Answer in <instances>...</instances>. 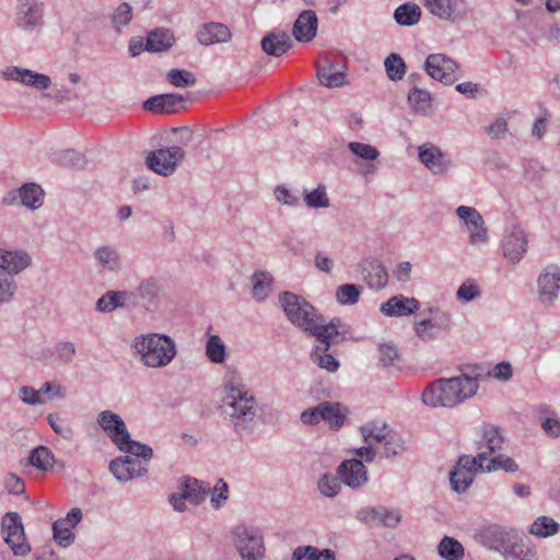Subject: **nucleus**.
<instances>
[{
    "instance_id": "1",
    "label": "nucleus",
    "mask_w": 560,
    "mask_h": 560,
    "mask_svg": "<svg viewBox=\"0 0 560 560\" xmlns=\"http://www.w3.org/2000/svg\"><path fill=\"white\" fill-rule=\"evenodd\" d=\"M225 396L222 401V415L240 433L254 427L258 402L236 373L224 385Z\"/></svg>"
},
{
    "instance_id": "2",
    "label": "nucleus",
    "mask_w": 560,
    "mask_h": 560,
    "mask_svg": "<svg viewBox=\"0 0 560 560\" xmlns=\"http://www.w3.org/2000/svg\"><path fill=\"white\" fill-rule=\"evenodd\" d=\"M479 388L475 377L462 374L439 378L430 383L422 393V401L430 407L452 408L474 397Z\"/></svg>"
},
{
    "instance_id": "3",
    "label": "nucleus",
    "mask_w": 560,
    "mask_h": 560,
    "mask_svg": "<svg viewBox=\"0 0 560 560\" xmlns=\"http://www.w3.org/2000/svg\"><path fill=\"white\" fill-rule=\"evenodd\" d=\"M135 353L140 355L143 365L152 369L167 366L177 354V347L170 336L150 332L140 335L132 342Z\"/></svg>"
},
{
    "instance_id": "4",
    "label": "nucleus",
    "mask_w": 560,
    "mask_h": 560,
    "mask_svg": "<svg viewBox=\"0 0 560 560\" xmlns=\"http://www.w3.org/2000/svg\"><path fill=\"white\" fill-rule=\"evenodd\" d=\"M279 303L287 319L295 327L308 334L314 324H316V320L319 319L317 310L305 298L293 292H282L279 295Z\"/></svg>"
},
{
    "instance_id": "5",
    "label": "nucleus",
    "mask_w": 560,
    "mask_h": 560,
    "mask_svg": "<svg viewBox=\"0 0 560 560\" xmlns=\"http://www.w3.org/2000/svg\"><path fill=\"white\" fill-rule=\"evenodd\" d=\"M424 313L427 317L415 320L413 330L416 336L423 341H431L439 338L442 334L448 332L454 322L452 315L438 307H429Z\"/></svg>"
},
{
    "instance_id": "6",
    "label": "nucleus",
    "mask_w": 560,
    "mask_h": 560,
    "mask_svg": "<svg viewBox=\"0 0 560 560\" xmlns=\"http://www.w3.org/2000/svg\"><path fill=\"white\" fill-rule=\"evenodd\" d=\"M234 546L242 560H264V537L258 528L237 525L233 529Z\"/></svg>"
},
{
    "instance_id": "7",
    "label": "nucleus",
    "mask_w": 560,
    "mask_h": 560,
    "mask_svg": "<svg viewBox=\"0 0 560 560\" xmlns=\"http://www.w3.org/2000/svg\"><path fill=\"white\" fill-rule=\"evenodd\" d=\"M185 159V151L178 145H172L151 151L145 158V165L161 176L174 174Z\"/></svg>"
},
{
    "instance_id": "8",
    "label": "nucleus",
    "mask_w": 560,
    "mask_h": 560,
    "mask_svg": "<svg viewBox=\"0 0 560 560\" xmlns=\"http://www.w3.org/2000/svg\"><path fill=\"white\" fill-rule=\"evenodd\" d=\"M424 9L441 21L453 24L467 18L468 5L466 0H421Z\"/></svg>"
},
{
    "instance_id": "9",
    "label": "nucleus",
    "mask_w": 560,
    "mask_h": 560,
    "mask_svg": "<svg viewBox=\"0 0 560 560\" xmlns=\"http://www.w3.org/2000/svg\"><path fill=\"white\" fill-rule=\"evenodd\" d=\"M516 536L517 534L513 529L491 524L482 527L476 538L485 548L503 553Z\"/></svg>"
},
{
    "instance_id": "10",
    "label": "nucleus",
    "mask_w": 560,
    "mask_h": 560,
    "mask_svg": "<svg viewBox=\"0 0 560 560\" xmlns=\"http://www.w3.org/2000/svg\"><path fill=\"white\" fill-rule=\"evenodd\" d=\"M456 215L464 222L469 232V244L472 246L489 242L488 229L482 215L477 209L468 206H459Z\"/></svg>"
},
{
    "instance_id": "11",
    "label": "nucleus",
    "mask_w": 560,
    "mask_h": 560,
    "mask_svg": "<svg viewBox=\"0 0 560 560\" xmlns=\"http://www.w3.org/2000/svg\"><path fill=\"white\" fill-rule=\"evenodd\" d=\"M457 69L456 61L444 54H431L424 62L425 72L444 84H452L457 79L455 75Z\"/></svg>"
},
{
    "instance_id": "12",
    "label": "nucleus",
    "mask_w": 560,
    "mask_h": 560,
    "mask_svg": "<svg viewBox=\"0 0 560 560\" xmlns=\"http://www.w3.org/2000/svg\"><path fill=\"white\" fill-rule=\"evenodd\" d=\"M23 523L18 512H7L1 520V533L14 556L24 557L31 552L30 544H13L12 537L23 536Z\"/></svg>"
},
{
    "instance_id": "13",
    "label": "nucleus",
    "mask_w": 560,
    "mask_h": 560,
    "mask_svg": "<svg viewBox=\"0 0 560 560\" xmlns=\"http://www.w3.org/2000/svg\"><path fill=\"white\" fill-rule=\"evenodd\" d=\"M527 236L518 225L505 230L502 238L503 256L512 264L522 260L527 252Z\"/></svg>"
},
{
    "instance_id": "14",
    "label": "nucleus",
    "mask_w": 560,
    "mask_h": 560,
    "mask_svg": "<svg viewBox=\"0 0 560 560\" xmlns=\"http://www.w3.org/2000/svg\"><path fill=\"white\" fill-rule=\"evenodd\" d=\"M560 268L557 265L547 266L539 275L538 299L542 304H552L560 290Z\"/></svg>"
},
{
    "instance_id": "15",
    "label": "nucleus",
    "mask_w": 560,
    "mask_h": 560,
    "mask_svg": "<svg viewBox=\"0 0 560 560\" xmlns=\"http://www.w3.org/2000/svg\"><path fill=\"white\" fill-rule=\"evenodd\" d=\"M337 474L341 481L352 489L364 486L368 480V469L363 462L358 458L346 459L337 468Z\"/></svg>"
},
{
    "instance_id": "16",
    "label": "nucleus",
    "mask_w": 560,
    "mask_h": 560,
    "mask_svg": "<svg viewBox=\"0 0 560 560\" xmlns=\"http://www.w3.org/2000/svg\"><path fill=\"white\" fill-rule=\"evenodd\" d=\"M32 256L24 249L0 247V269L16 276L32 266Z\"/></svg>"
},
{
    "instance_id": "17",
    "label": "nucleus",
    "mask_w": 560,
    "mask_h": 560,
    "mask_svg": "<svg viewBox=\"0 0 560 560\" xmlns=\"http://www.w3.org/2000/svg\"><path fill=\"white\" fill-rule=\"evenodd\" d=\"M357 518L370 526L395 527L400 522V514L384 506L365 508L357 512Z\"/></svg>"
},
{
    "instance_id": "18",
    "label": "nucleus",
    "mask_w": 560,
    "mask_h": 560,
    "mask_svg": "<svg viewBox=\"0 0 560 560\" xmlns=\"http://www.w3.org/2000/svg\"><path fill=\"white\" fill-rule=\"evenodd\" d=\"M504 435L501 428L483 423L480 427V438L476 440L475 446L478 453L486 454L487 460L495 452L502 450Z\"/></svg>"
},
{
    "instance_id": "19",
    "label": "nucleus",
    "mask_w": 560,
    "mask_h": 560,
    "mask_svg": "<svg viewBox=\"0 0 560 560\" xmlns=\"http://www.w3.org/2000/svg\"><path fill=\"white\" fill-rule=\"evenodd\" d=\"M418 156L421 163L434 175H443L451 167V160L440 148L433 144L419 147Z\"/></svg>"
},
{
    "instance_id": "20",
    "label": "nucleus",
    "mask_w": 560,
    "mask_h": 560,
    "mask_svg": "<svg viewBox=\"0 0 560 560\" xmlns=\"http://www.w3.org/2000/svg\"><path fill=\"white\" fill-rule=\"evenodd\" d=\"M317 78L320 85L328 89L340 88L348 84L346 66L335 65L327 58L317 66Z\"/></svg>"
},
{
    "instance_id": "21",
    "label": "nucleus",
    "mask_w": 560,
    "mask_h": 560,
    "mask_svg": "<svg viewBox=\"0 0 560 560\" xmlns=\"http://www.w3.org/2000/svg\"><path fill=\"white\" fill-rule=\"evenodd\" d=\"M108 468L118 481L124 482L142 477L148 472L147 468L141 467L138 459L130 456H121L110 460Z\"/></svg>"
},
{
    "instance_id": "22",
    "label": "nucleus",
    "mask_w": 560,
    "mask_h": 560,
    "mask_svg": "<svg viewBox=\"0 0 560 560\" xmlns=\"http://www.w3.org/2000/svg\"><path fill=\"white\" fill-rule=\"evenodd\" d=\"M98 425L107 433L115 445L128 439V430L122 418L110 410H104L97 416Z\"/></svg>"
},
{
    "instance_id": "23",
    "label": "nucleus",
    "mask_w": 560,
    "mask_h": 560,
    "mask_svg": "<svg viewBox=\"0 0 560 560\" xmlns=\"http://www.w3.org/2000/svg\"><path fill=\"white\" fill-rule=\"evenodd\" d=\"M43 19L42 4L37 0H18L16 22L23 30H33L40 25Z\"/></svg>"
},
{
    "instance_id": "24",
    "label": "nucleus",
    "mask_w": 560,
    "mask_h": 560,
    "mask_svg": "<svg viewBox=\"0 0 560 560\" xmlns=\"http://www.w3.org/2000/svg\"><path fill=\"white\" fill-rule=\"evenodd\" d=\"M420 308V302L416 298L395 295L381 304L380 311L389 317H404L415 314Z\"/></svg>"
},
{
    "instance_id": "25",
    "label": "nucleus",
    "mask_w": 560,
    "mask_h": 560,
    "mask_svg": "<svg viewBox=\"0 0 560 560\" xmlns=\"http://www.w3.org/2000/svg\"><path fill=\"white\" fill-rule=\"evenodd\" d=\"M3 77L37 90H46L51 84V80L48 75L19 67L7 68L3 72Z\"/></svg>"
},
{
    "instance_id": "26",
    "label": "nucleus",
    "mask_w": 560,
    "mask_h": 560,
    "mask_svg": "<svg viewBox=\"0 0 560 560\" xmlns=\"http://www.w3.org/2000/svg\"><path fill=\"white\" fill-rule=\"evenodd\" d=\"M318 19L313 10L302 11L292 27L293 37L301 43L313 40L317 34Z\"/></svg>"
},
{
    "instance_id": "27",
    "label": "nucleus",
    "mask_w": 560,
    "mask_h": 560,
    "mask_svg": "<svg viewBox=\"0 0 560 560\" xmlns=\"http://www.w3.org/2000/svg\"><path fill=\"white\" fill-rule=\"evenodd\" d=\"M43 198L44 191L40 186L31 183L23 185L19 191L9 192L3 201L7 205H12L20 199L23 206L30 209H37L43 205Z\"/></svg>"
},
{
    "instance_id": "28",
    "label": "nucleus",
    "mask_w": 560,
    "mask_h": 560,
    "mask_svg": "<svg viewBox=\"0 0 560 560\" xmlns=\"http://www.w3.org/2000/svg\"><path fill=\"white\" fill-rule=\"evenodd\" d=\"M96 267L104 271L116 273L121 269V257L114 245H101L93 250Z\"/></svg>"
},
{
    "instance_id": "29",
    "label": "nucleus",
    "mask_w": 560,
    "mask_h": 560,
    "mask_svg": "<svg viewBox=\"0 0 560 560\" xmlns=\"http://www.w3.org/2000/svg\"><path fill=\"white\" fill-rule=\"evenodd\" d=\"M179 489L184 498L195 505H199L203 502L207 494L211 491V487L208 482L189 476L180 479Z\"/></svg>"
},
{
    "instance_id": "30",
    "label": "nucleus",
    "mask_w": 560,
    "mask_h": 560,
    "mask_svg": "<svg viewBox=\"0 0 560 560\" xmlns=\"http://www.w3.org/2000/svg\"><path fill=\"white\" fill-rule=\"evenodd\" d=\"M184 100V96L174 93L154 95L143 103V108L154 114H171Z\"/></svg>"
},
{
    "instance_id": "31",
    "label": "nucleus",
    "mask_w": 560,
    "mask_h": 560,
    "mask_svg": "<svg viewBox=\"0 0 560 560\" xmlns=\"http://www.w3.org/2000/svg\"><path fill=\"white\" fill-rule=\"evenodd\" d=\"M260 46L267 55L281 57L291 49L292 42L285 32H271L262 37Z\"/></svg>"
},
{
    "instance_id": "32",
    "label": "nucleus",
    "mask_w": 560,
    "mask_h": 560,
    "mask_svg": "<svg viewBox=\"0 0 560 560\" xmlns=\"http://www.w3.org/2000/svg\"><path fill=\"white\" fill-rule=\"evenodd\" d=\"M362 272L371 289L381 290L387 284V270L385 266L376 259L365 260L362 267Z\"/></svg>"
},
{
    "instance_id": "33",
    "label": "nucleus",
    "mask_w": 560,
    "mask_h": 560,
    "mask_svg": "<svg viewBox=\"0 0 560 560\" xmlns=\"http://www.w3.org/2000/svg\"><path fill=\"white\" fill-rule=\"evenodd\" d=\"M201 45L209 46L215 43H226L231 38L229 27L222 23H206L197 34Z\"/></svg>"
},
{
    "instance_id": "34",
    "label": "nucleus",
    "mask_w": 560,
    "mask_h": 560,
    "mask_svg": "<svg viewBox=\"0 0 560 560\" xmlns=\"http://www.w3.org/2000/svg\"><path fill=\"white\" fill-rule=\"evenodd\" d=\"M392 429L393 428L385 422L371 421L362 425L360 431L364 443L371 445L377 452L386 440L387 433L390 432Z\"/></svg>"
},
{
    "instance_id": "35",
    "label": "nucleus",
    "mask_w": 560,
    "mask_h": 560,
    "mask_svg": "<svg viewBox=\"0 0 560 560\" xmlns=\"http://www.w3.org/2000/svg\"><path fill=\"white\" fill-rule=\"evenodd\" d=\"M161 291V281L155 277H148L142 279L137 287L138 296L142 300L143 305L147 308H151L158 305Z\"/></svg>"
},
{
    "instance_id": "36",
    "label": "nucleus",
    "mask_w": 560,
    "mask_h": 560,
    "mask_svg": "<svg viewBox=\"0 0 560 560\" xmlns=\"http://www.w3.org/2000/svg\"><path fill=\"white\" fill-rule=\"evenodd\" d=\"M322 421H325L332 430H338L345 423L347 408L340 402L324 401L320 402Z\"/></svg>"
},
{
    "instance_id": "37",
    "label": "nucleus",
    "mask_w": 560,
    "mask_h": 560,
    "mask_svg": "<svg viewBox=\"0 0 560 560\" xmlns=\"http://www.w3.org/2000/svg\"><path fill=\"white\" fill-rule=\"evenodd\" d=\"M174 36L170 30L158 28L148 34L144 49L152 52L168 50L174 44Z\"/></svg>"
},
{
    "instance_id": "38",
    "label": "nucleus",
    "mask_w": 560,
    "mask_h": 560,
    "mask_svg": "<svg viewBox=\"0 0 560 560\" xmlns=\"http://www.w3.org/2000/svg\"><path fill=\"white\" fill-rule=\"evenodd\" d=\"M505 560H538L536 549L526 544L518 536L502 553Z\"/></svg>"
},
{
    "instance_id": "39",
    "label": "nucleus",
    "mask_w": 560,
    "mask_h": 560,
    "mask_svg": "<svg viewBox=\"0 0 560 560\" xmlns=\"http://www.w3.org/2000/svg\"><path fill=\"white\" fill-rule=\"evenodd\" d=\"M318 342L323 346H331L338 343L341 340L340 332L334 328V325H326L324 317L319 314V319L314 324L311 332Z\"/></svg>"
},
{
    "instance_id": "40",
    "label": "nucleus",
    "mask_w": 560,
    "mask_h": 560,
    "mask_svg": "<svg viewBox=\"0 0 560 560\" xmlns=\"http://www.w3.org/2000/svg\"><path fill=\"white\" fill-rule=\"evenodd\" d=\"M131 295L128 291H107L97 301V312L109 313L118 307H124L127 299Z\"/></svg>"
},
{
    "instance_id": "41",
    "label": "nucleus",
    "mask_w": 560,
    "mask_h": 560,
    "mask_svg": "<svg viewBox=\"0 0 560 560\" xmlns=\"http://www.w3.org/2000/svg\"><path fill=\"white\" fill-rule=\"evenodd\" d=\"M438 555L444 560H462L465 549L457 539L444 536L438 545Z\"/></svg>"
},
{
    "instance_id": "42",
    "label": "nucleus",
    "mask_w": 560,
    "mask_h": 560,
    "mask_svg": "<svg viewBox=\"0 0 560 560\" xmlns=\"http://www.w3.org/2000/svg\"><path fill=\"white\" fill-rule=\"evenodd\" d=\"M394 19L402 26L416 25L421 19V9L411 2L400 4L394 12Z\"/></svg>"
},
{
    "instance_id": "43",
    "label": "nucleus",
    "mask_w": 560,
    "mask_h": 560,
    "mask_svg": "<svg viewBox=\"0 0 560 560\" xmlns=\"http://www.w3.org/2000/svg\"><path fill=\"white\" fill-rule=\"evenodd\" d=\"M378 451H381V457L393 459L404 453L405 441L402 440L400 433L392 429L390 432L387 433L386 440Z\"/></svg>"
},
{
    "instance_id": "44",
    "label": "nucleus",
    "mask_w": 560,
    "mask_h": 560,
    "mask_svg": "<svg viewBox=\"0 0 560 560\" xmlns=\"http://www.w3.org/2000/svg\"><path fill=\"white\" fill-rule=\"evenodd\" d=\"M28 463L38 470L47 471L52 469L55 456L47 446L39 445L30 453Z\"/></svg>"
},
{
    "instance_id": "45",
    "label": "nucleus",
    "mask_w": 560,
    "mask_h": 560,
    "mask_svg": "<svg viewBox=\"0 0 560 560\" xmlns=\"http://www.w3.org/2000/svg\"><path fill=\"white\" fill-rule=\"evenodd\" d=\"M52 161L61 166L81 170L85 166V156L73 149L60 150L52 154Z\"/></svg>"
},
{
    "instance_id": "46",
    "label": "nucleus",
    "mask_w": 560,
    "mask_h": 560,
    "mask_svg": "<svg viewBox=\"0 0 560 560\" xmlns=\"http://www.w3.org/2000/svg\"><path fill=\"white\" fill-rule=\"evenodd\" d=\"M292 560H336V553L331 549L319 550L313 546H304L293 550Z\"/></svg>"
},
{
    "instance_id": "47",
    "label": "nucleus",
    "mask_w": 560,
    "mask_h": 560,
    "mask_svg": "<svg viewBox=\"0 0 560 560\" xmlns=\"http://www.w3.org/2000/svg\"><path fill=\"white\" fill-rule=\"evenodd\" d=\"M407 98L409 105L417 113L425 114L431 107V93L419 86L410 88Z\"/></svg>"
},
{
    "instance_id": "48",
    "label": "nucleus",
    "mask_w": 560,
    "mask_h": 560,
    "mask_svg": "<svg viewBox=\"0 0 560 560\" xmlns=\"http://www.w3.org/2000/svg\"><path fill=\"white\" fill-rule=\"evenodd\" d=\"M329 346L318 345L312 351V360L319 368L325 369L329 372H336L339 368V362L335 357L328 353Z\"/></svg>"
},
{
    "instance_id": "49",
    "label": "nucleus",
    "mask_w": 560,
    "mask_h": 560,
    "mask_svg": "<svg viewBox=\"0 0 560 560\" xmlns=\"http://www.w3.org/2000/svg\"><path fill=\"white\" fill-rule=\"evenodd\" d=\"M560 525L549 516H539L530 525L529 533L537 537H549L558 533Z\"/></svg>"
},
{
    "instance_id": "50",
    "label": "nucleus",
    "mask_w": 560,
    "mask_h": 560,
    "mask_svg": "<svg viewBox=\"0 0 560 560\" xmlns=\"http://www.w3.org/2000/svg\"><path fill=\"white\" fill-rule=\"evenodd\" d=\"M116 446L119 451L141 457L144 460H149L153 456V451L149 445L131 440L129 433L126 442L120 441Z\"/></svg>"
},
{
    "instance_id": "51",
    "label": "nucleus",
    "mask_w": 560,
    "mask_h": 560,
    "mask_svg": "<svg viewBox=\"0 0 560 560\" xmlns=\"http://www.w3.org/2000/svg\"><path fill=\"white\" fill-rule=\"evenodd\" d=\"M472 472L463 470L457 466L450 472V482L456 493H464L474 482Z\"/></svg>"
},
{
    "instance_id": "52",
    "label": "nucleus",
    "mask_w": 560,
    "mask_h": 560,
    "mask_svg": "<svg viewBox=\"0 0 560 560\" xmlns=\"http://www.w3.org/2000/svg\"><path fill=\"white\" fill-rule=\"evenodd\" d=\"M387 77L392 81L401 80L406 74V63L400 55L392 52L384 61Z\"/></svg>"
},
{
    "instance_id": "53",
    "label": "nucleus",
    "mask_w": 560,
    "mask_h": 560,
    "mask_svg": "<svg viewBox=\"0 0 560 560\" xmlns=\"http://www.w3.org/2000/svg\"><path fill=\"white\" fill-rule=\"evenodd\" d=\"M304 201L308 208L326 209L330 206L325 185H318L315 189L304 191Z\"/></svg>"
},
{
    "instance_id": "54",
    "label": "nucleus",
    "mask_w": 560,
    "mask_h": 560,
    "mask_svg": "<svg viewBox=\"0 0 560 560\" xmlns=\"http://www.w3.org/2000/svg\"><path fill=\"white\" fill-rule=\"evenodd\" d=\"M485 462H487L486 454L477 453L476 456L463 455L458 458L455 466L463 470H467L472 472L475 477L477 472H486L485 471Z\"/></svg>"
},
{
    "instance_id": "55",
    "label": "nucleus",
    "mask_w": 560,
    "mask_h": 560,
    "mask_svg": "<svg viewBox=\"0 0 560 560\" xmlns=\"http://www.w3.org/2000/svg\"><path fill=\"white\" fill-rule=\"evenodd\" d=\"M361 295V288L357 284H341L336 290V300L341 305H354Z\"/></svg>"
},
{
    "instance_id": "56",
    "label": "nucleus",
    "mask_w": 560,
    "mask_h": 560,
    "mask_svg": "<svg viewBox=\"0 0 560 560\" xmlns=\"http://www.w3.org/2000/svg\"><path fill=\"white\" fill-rule=\"evenodd\" d=\"M77 353V349L71 341H59L54 346L52 354L55 355V362L59 365L69 364Z\"/></svg>"
},
{
    "instance_id": "57",
    "label": "nucleus",
    "mask_w": 560,
    "mask_h": 560,
    "mask_svg": "<svg viewBox=\"0 0 560 560\" xmlns=\"http://www.w3.org/2000/svg\"><path fill=\"white\" fill-rule=\"evenodd\" d=\"M518 469L515 460L506 455H498L489 457L488 464L485 467L486 472H493L504 470L506 472H515Z\"/></svg>"
},
{
    "instance_id": "58",
    "label": "nucleus",
    "mask_w": 560,
    "mask_h": 560,
    "mask_svg": "<svg viewBox=\"0 0 560 560\" xmlns=\"http://www.w3.org/2000/svg\"><path fill=\"white\" fill-rule=\"evenodd\" d=\"M378 361L384 368L396 365V363L400 361V352L398 348L392 342L380 343Z\"/></svg>"
},
{
    "instance_id": "59",
    "label": "nucleus",
    "mask_w": 560,
    "mask_h": 560,
    "mask_svg": "<svg viewBox=\"0 0 560 560\" xmlns=\"http://www.w3.org/2000/svg\"><path fill=\"white\" fill-rule=\"evenodd\" d=\"M348 149L361 160V162L366 161H377L380 156V151L377 148L363 142L352 141L348 143Z\"/></svg>"
},
{
    "instance_id": "60",
    "label": "nucleus",
    "mask_w": 560,
    "mask_h": 560,
    "mask_svg": "<svg viewBox=\"0 0 560 560\" xmlns=\"http://www.w3.org/2000/svg\"><path fill=\"white\" fill-rule=\"evenodd\" d=\"M206 354L213 363H222L225 360V346L219 336H210L206 345Z\"/></svg>"
},
{
    "instance_id": "61",
    "label": "nucleus",
    "mask_w": 560,
    "mask_h": 560,
    "mask_svg": "<svg viewBox=\"0 0 560 560\" xmlns=\"http://www.w3.org/2000/svg\"><path fill=\"white\" fill-rule=\"evenodd\" d=\"M47 422L52 431L63 438L65 440H71L73 438V429L59 413H49L47 416Z\"/></svg>"
},
{
    "instance_id": "62",
    "label": "nucleus",
    "mask_w": 560,
    "mask_h": 560,
    "mask_svg": "<svg viewBox=\"0 0 560 560\" xmlns=\"http://www.w3.org/2000/svg\"><path fill=\"white\" fill-rule=\"evenodd\" d=\"M168 82L176 88H187L196 84L197 80L190 71L172 69L167 72Z\"/></svg>"
},
{
    "instance_id": "63",
    "label": "nucleus",
    "mask_w": 560,
    "mask_h": 560,
    "mask_svg": "<svg viewBox=\"0 0 560 560\" xmlns=\"http://www.w3.org/2000/svg\"><path fill=\"white\" fill-rule=\"evenodd\" d=\"M317 487L319 492L327 498L336 497L341 490L340 479L327 474L319 478Z\"/></svg>"
},
{
    "instance_id": "64",
    "label": "nucleus",
    "mask_w": 560,
    "mask_h": 560,
    "mask_svg": "<svg viewBox=\"0 0 560 560\" xmlns=\"http://www.w3.org/2000/svg\"><path fill=\"white\" fill-rule=\"evenodd\" d=\"M54 538L61 547L70 546L74 540V534L71 528L66 525V521L57 520L52 524Z\"/></svg>"
}]
</instances>
